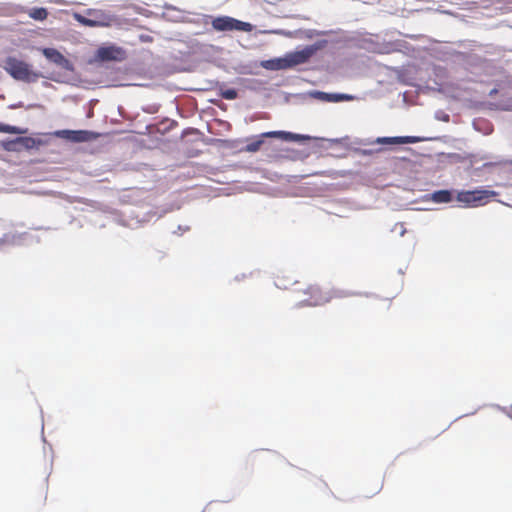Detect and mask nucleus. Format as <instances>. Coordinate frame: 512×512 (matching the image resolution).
Wrapping results in <instances>:
<instances>
[{"mask_svg":"<svg viewBox=\"0 0 512 512\" xmlns=\"http://www.w3.org/2000/svg\"><path fill=\"white\" fill-rule=\"evenodd\" d=\"M496 195L497 193L495 191L479 189L459 192L457 199L469 206H477L487 203L489 199Z\"/></svg>","mask_w":512,"mask_h":512,"instance_id":"5","label":"nucleus"},{"mask_svg":"<svg viewBox=\"0 0 512 512\" xmlns=\"http://www.w3.org/2000/svg\"><path fill=\"white\" fill-rule=\"evenodd\" d=\"M212 27L217 31H250L251 24L228 16L217 17L212 21Z\"/></svg>","mask_w":512,"mask_h":512,"instance_id":"6","label":"nucleus"},{"mask_svg":"<svg viewBox=\"0 0 512 512\" xmlns=\"http://www.w3.org/2000/svg\"><path fill=\"white\" fill-rule=\"evenodd\" d=\"M3 67L16 80L31 82L39 76L31 70L29 64L15 57H8Z\"/></svg>","mask_w":512,"mask_h":512,"instance_id":"3","label":"nucleus"},{"mask_svg":"<svg viewBox=\"0 0 512 512\" xmlns=\"http://www.w3.org/2000/svg\"><path fill=\"white\" fill-rule=\"evenodd\" d=\"M294 292L298 294L299 306L324 305L337 296L329 291H324L316 284H308L304 288H295Z\"/></svg>","mask_w":512,"mask_h":512,"instance_id":"2","label":"nucleus"},{"mask_svg":"<svg viewBox=\"0 0 512 512\" xmlns=\"http://www.w3.org/2000/svg\"><path fill=\"white\" fill-rule=\"evenodd\" d=\"M382 486H383L382 483H378L376 485L375 489L373 490L372 495H375V494L379 493L381 491V489H382Z\"/></svg>","mask_w":512,"mask_h":512,"instance_id":"18","label":"nucleus"},{"mask_svg":"<svg viewBox=\"0 0 512 512\" xmlns=\"http://www.w3.org/2000/svg\"><path fill=\"white\" fill-rule=\"evenodd\" d=\"M43 55L61 68L69 69L71 66L70 61L54 48H44Z\"/></svg>","mask_w":512,"mask_h":512,"instance_id":"8","label":"nucleus"},{"mask_svg":"<svg viewBox=\"0 0 512 512\" xmlns=\"http://www.w3.org/2000/svg\"><path fill=\"white\" fill-rule=\"evenodd\" d=\"M75 19L82 25L84 26H87V27H99V26H105L107 25L106 23L104 22H101V21H97V20H94V19H89V18H86L85 16L81 15V14H75Z\"/></svg>","mask_w":512,"mask_h":512,"instance_id":"13","label":"nucleus"},{"mask_svg":"<svg viewBox=\"0 0 512 512\" xmlns=\"http://www.w3.org/2000/svg\"><path fill=\"white\" fill-rule=\"evenodd\" d=\"M55 135L75 143L87 142L95 138V134L87 130H59Z\"/></svg>","mask_w":512,"mask_h":512,"instance_id":"7","label":"nucleus"},{"mask_svg":"<svg viewBox=\"0 0 512 512\" xmlns=\"http://www.w3.org/2000/svg\"><path fill=\"white\" fill-rule=\"evenodd\" d=\"M6 149H7V150H16V148H15V147H10V146H6Z\"/></svg>","mask_w":512,"mask_h":512,"instance_id":"21","label":"nucleus"},{"mask_svg":"<svg viewBox=\"0 0 512 512\" xmlns=\"http://www.w3.org/2000/svg\"><path fill=\"white\" fill-rule=\"evenodd\" d=\"M122 52L120 48L106 47L99 50V56L104 60H116Z\"/></svg>","mask_w":512,"mask_h":512,"instance_id":"10","label":"nucleus"},{"mask_svg":"<svg viewBox=\"0 0 512 512\" xmlns=\"http://www.w3.org/2000/svg\"><path fill=\"white\" fill-rule=\"evenodd\" d=\"M141 39L142 41H151V37L146 35V36H141Z\"/></svg>","mask_w":512,"mask_h":512,"instance_id":"19","label":"nucleus"},{"mask_svg":"<svg viewBox=\"0 0 512 512\" xmlns=\"http://www.w3.org/2000/svg\"><path fill=\"white\" fill-rule=\"evenodd\" d=\"M39 141H37L35 138L32 137H19L16 140L9 143V145H20L21 147L30 150L34 149L38 146Z\"/></svg>","mask_w":512,"mask_h":512,"instance_id":"9","label":"nucleus"},{"mask_svg":"<svg viewBox=\"0 0 512 512\" xmlns=\"http://www.w3.org/2000/svg\"><path fill=\"white\" fill-rule=\"evenodd\" d=\"M316 51L317 48L315 46H306L302 50L289 52L285 54V56L282 58L268 61V65H266L265 67L275 70L293 68L295 66L307 63L310 60V58L316 53Z\"/></svg>","mask_w":512,"mask_h":512,"instance_id":"1","label":"nucleus"},{"mask_svg":"<svg viewBox=\"0 0 512 512\" xmlns=\"http://www.w3.org/2000/svg\"><path fill=\"white\" fill-rule=\"evenodd\" d=\"M264 138H278L283 141H299L300 139H302V136L285 131L264 132L255 138L249 139L245 147V151L250 153H255L259 151L264 143Z\"/></svg>","mask_w":512,"mask_h":512,"instance_id":"4","label":"nucleus"},{"mask_svg":"<svg viewBox=\"0 0 512 512\" xmlns=\"http://www.w3.org/2000/svg\"><path fill=\"white\" fill-rule=\"evenodd\" d=\"M28 15L34 20L43 21L48 17V11L45 8L36 7L30 9Z\"/></svg>","mask_w":512,"mask_h":512,"instance_id":"14","label":"nucleus"},{"mask_svg":"<svg viewBox=\"0 0 512 512\" xmlns=\"http://www.w3.org/2000/svg\"><path fill=\"white\" fill-rule=\"evenodd\" d=\"M0 132L1 133H9V134H22L24 133L23 130L16 126L8 125L0 123Z\"/></svg>","mask_w":512,"mask_h":512,"instance_id":"15","label":"nucleus"},{"mask_svg":"<svg viewBox=\"0 0 512 512\" xmlns=\"http://www.w3.org/2000/svg\"><path fill=\"white\" fill-rule=\"evenodd\" d=\"M431 199L436 203H448L452 200V194L448 190H439L432 194Z\"/></svg>","mask_w":512,"mask_h":512,"instance_id":"11","label":"nucleus"},{"mask_svg":"<svg viewBox=\"0 0 512 512\" xmlns=\"http://www.w3.org/2000/svg\"><path fill=\"white\" fill-rule=\"evenodd\" d=\"M495 94H497V89H493L490 91V96H493Z\"/></svg>","mask_w":512,"mask_h":512,"instance_id":"20","label":"nucleus"},{"mask_svg":"<svg viewBox=\"0 0 512 512\" xmlns=\"http://www.w3.org/2000/svg\"><path fill=\"white\" fill-rule=\"evenodd\" d=\"M323 95L325 96L326 99L330 100V101H339V100H349L351 99L350 96L348 95H342V94H333V95H330V94H324Z\"/></svg>","mask_w":512,"mask_h":512,"instance_id":"16","label":"nucleus"},{"mask_svg":"<svg viewBox=\"0 0 512 512\" xmlns=\"http://www.w3.org/2000/svg\"><path fill=\"white\" fill-rule=\"evenodd\" d=\"M223 97L228 100H233L237 97V92L235 90H227L223 93Z\"/></svg>","mask_w":512,"mask_h":512,"instance_id":"17","label":"nucleus"},{"mask_svg":"<svg viewBox=\"0 0 512 512\" xmlns=\"http://www.w3.org/2000/svg\"><path fill=\"white\" fill-rule=\"evenodd\" d=\"M377 142L383 144H405L412 143L413 140L410 137H383L378 138Z\"/></svg>","mask_w":512,"mask_h":512,"instance_id":"12","label":"nucleus"}]
</instances>
